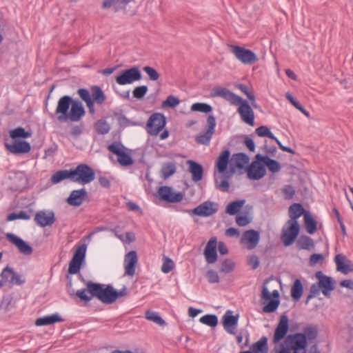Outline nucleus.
<instances>
[{"mask_svg":"<svg viewBox=\"0 0 353 353\" xmlns=\"http://www.w3.org/2000/svg\"><path fill=\"white\" fill-rule=\"evenodd\" d=\"M316 278L319 280L318 284L321 288L322 293L326 297H330L331 292L334 290V281L330 276L325 275L321 271L315 274Z\"/></svg>","mask_w":353,"mask_h":353,"instance_id":"dca6fc26","label":"nucleus"},{"mask_svg":"<svg viewBox=\"0 0 353 353\" xmlns=\"http://www.w3.org/2000/svg\"><path fill=\"white\" fill-rule=\"evenodd\" d=\"M145 318L148 320L153 321L159 325H165V321L158 314V313L152 311H148L145 313Z\"/></svg>","mask_w":353,"mask_h":353,"instance_id":"de8ad7c7","label":"nucleus"},{"mask_svg":"<svg viewBox=\"0 0 353 353\" xmlns=\"http://www.w3.org/2000/svg\"><path fill=\"white\" fill-rule=\"evenodd\" d=\"M131 0H103L101 8L103 9L112 8L114 12L125 10L126 6Z\"/></svg>","mask_w":353,"mask_h":353,"instance_id":"bb28decb","label":"nucleus"},{"mask_svg":"<svg viewBox=\"0 0 353 353\" xmlns=\"http://www.w3.org/2000/svg\"><path fill=\"white\" fill-rule=\"evenodd\" d=\"M303 292V286L300 279H296L291 288V296L294 301H298Z\"/></svg>","mask_w":353,"mask_h":353,"instance_id":"c9c22d12","label":"nucleus"},{"mask_svg":"<svg viewBox=\"0 0 353 353\" xmlns=\"http://www.w3.org/2000/svg\"><path fill=\"white\" fill-rule=\"evenodd\" d=\"M143 70L148 75L150 79L152 81H157L160 77L158 72L150 66L143 67Z\"/></svg>","mask_w":353,"mask_h":353,"instance_id":"4d7b16f0","label":"nucleus"},{"mask_svg":"<svg viewBox=\"0 0 353 353\" xmlns=\"http://www.w3.org/2000/svg\"><path fill=\"white\" fill-rule=\"evenodd\" d=\"M320 290H321L318 283L312 284L310 287L309 294L306 298L305 304H307L313 297L319 295L320 294Z\"/></svg>","mask_w":353,"mask_h":353,"instance_id":"5fc2aeb1","label":"nucleus"},{"mask_svg":"<svg viewBox=\"0 0 353 353\" xmlns=\"http://www.w3.org/2000/svg\"><path fill=\"white\" fill-rule=\"evenodd\" d=\"M249 157L243 152L234 154L230 159L229 174H234L236 168L242 170L245 168V165L249 163Z\"/></svg>","mask_w":353,"mask_h":353,"instance_id":"f3484780","label":"nucleus"},{"mask_svg":"<svg viewBox=\"0 0 353 353\" xmlns=\"http://www.w3.org/2000/svg\"><path fill=\"white\" fill-rule=\"evenodd\" d=\"M87 250V245L85 243H78L76 245V250L69 263L68 273L70 274H77L85 261Z\"/></svg>","mask_w":353,"mask_h":353,"instance_id":"0eeeda50","label":"nucleus"},{"mask_svg":"<svg viewBox=\"0 0 353 353\" xmlns=\"http://www.w3.org/2000/svg\"><path fill=\"white\" fill-rule=\"evenodd\" d=\"M138 258L137 252L132 250L127 253L124 259L125 273L128 276H133L135 273V267Z\"/></svg>","mask_w":353,"mask_h":353,"instance_id":"4be33fe9","label":"nucleus"},{"mask_svg":"<svg viewBox=\"0 0 353 353\" xmlns=\"http://www.w3.org/2000/svg\"><path fill=\"white\" fill-rule=\"evenodd\" d=\"M77 93L79 94L80 98L85 103H88L92 101V96L90 92L85 88H80L78 90Z\"/></svg>","mask_w":353,"mask_h":353,"instance_id":"bf43d9fd","label":"nucleus"},{"mask_svg":"<svg viewBox=\"0 0 353 353\" xmlns=\"http://www.w3.org/2000/svg\"><path fill=\"white\" fill-rule=\"evenodd\" d=\"M5 147L10 152L15 154L28 153L31 150L30 144L23 140H14L12 143H5Z\"/></svg>","mask_w":353,"mask_h":353,"instance_id":"6ab92c4d","label":"nucleus"},{"mask_svg":"<svg viewBox=\"0 0 353 353\" xmlns=\"http://www.w3.org/2000/svg\"><path fill=\"white\" fill-rule=\"evenodd\" d=\"M230 47L232 52L242 63L251 65L258 61L257 56L252 50L234 45Z\"/></svg>","mask_w":353,"mask_h":353,"instance_id":"9b49d317","label":"nucleus"},{"mask_svg":"<svg viewBox=\"0 0 353 353\" xmlns=\"http://www.w3.org/2000/svg\"><path fill=\"white\" fill-rule=\"evenodd\" d=\"M236 87L246 95L249 100H254V93L250 91L248 87L244 84H238Z\"/></svg>","mask_w":353,"mask_h":353,"instance_id":"680f3d73","label":"nucleus"},{"mask_svg":"<svg viewBox=\"0 0 353 353\" xmlns=\"http://www.w3.org/2000/svg\"><path fill=\"white\" fill-rule=\"evenodd\" d=\"M187 164L189 165V171L192 174V180L194 181L201 180L203 174V166L192 160H188Z\"/></svg>","mask_w":353,"mask_h":353,"instance_id":"c85d7f7f","label":"nucleus"},{"mask_svg":"<svg viewBox=\"0 0 353 353\" xmlns=\"http://www.w3.org/2000/svg\"><path fill=\"white\" fill-rule=\"evenodd\" d=\"M87 194L85 188L72 190L67 199V203L71 206L79 207L83 203Z\"/></svg>","mask_w":353,"mask_h":353,"instance_id":"b1692460","label":"nucleus"},{"mask_svg":"<svg viewBox=\"0 0 353 353\" xmlns=\"http://www.w3.org/2000/svg\"><path fill=\"white\" fill-rule=\"evenodd\" d=\"M63 321H64V319L59 314L56 313L38 318L35 321V325L37 326H45Z\"/></svg>","mask_w":353,"mask_h":353,"instance_id":"c756f323","label":"nucleus"},{"mask_svg":"<svg viewBox=\"0 0 353 353\" xmlns=\"http://www.w3.org/2000/svg\"><path fill=\"white\" fill-rule=\"evenodd\" d=\"M0 276L1 278L8 279V283L12 285H21L25 283V280L21 279V276L14 272L13 268L8 265L3 269Z\"/></svg>","mask_w":353,"mask_h":353,"instance_id":"412c9836","label":"nucleus"},{"mask_svg":"<svg viewBox=\"0 0 353 353\" xmlns=\"http://www.w3.org/2000/svg\"><path fill=\"white\" fill-rule=\"evenodd\" d=\"M262 159L264 166H266L270 172L276 173L281 170V166L276 160L263 155Z\"/></svg>","mask_w":353,"mask_h":353,"instance_id":"f704fd0d","label":"nucleus"},{"mask_svg":"<svg viewBox=\"0 0 353 353\" xmlns=\"http://www.w3.org/2000/svg\"><path fill=\"white\" fill-rule=\"evenodd\" d=\"M216 238L212 237L208 242L204 250V256L208 263H213L216 261Z\"/></svg>","mask_w":353,"mask_h":353,"instance_id":"5701e85b","label":"nucleus"},{"mask_svg":"<svg viewBox=\"0 0 353 353\" xmlns=\"http://www.w3.org/2000/svg\"><path fill=\"white\" fill-rule=\"evenodd\" d=\"M87 289L78 290L76 296L85 303L95 297L103 303L112 304L114 303V288L111 285L94 283L89 281L86 283Z\"/></svg>","mask_w":353,"mask_h":353,"instance_id":"20e7f679","label":"nucleus"},{"mask_svg":"<svg viewBox=\"0 0 353 353\" xmlns=\"http://www.w3.org/2000/svg\"><path fill=\"white\" fill-rule=\"evenodd\" d=\"M213 133L206 130L205 132L197 135L195 138L196 142L199 144L208 145Z\"/></svg>","mask_w":353,"mask_h":353,"instance_id":"c03bdc74","label":"nucleus"},{"mask_svg":"<svg viewBox=\"0 0 353 353\" xmlns=\"http://www.w3.org/2000/svg\"><path fill=\"white\" fill-rule=\"evenodd\" d=\"M158 194L161 200L168 203L180 202L184 196L182 192H175L171 187L167 185L161 186L158 190Z\"/></svg>","mask_w":353,"mask_h":353,"instance_id":"2eb2a0df","label":"nucleus"},{"mask_svg":"<svg viewBox=\"0 0 353 353\" xmlns=\"http://www.w3.org/2000/svg\"><path fill=\"white\" fill-rule=\"evenodd\" d=\"M256 134L261 137H268L275 139V136L270 130L265 125H261L255 130Z\"/></svg>","mask_w":353,"mask_h":353,"instance_id":"09e8293b","label":"nucleus"},{"mask_svg":"<svg viewBox=\"0 0 353 353\" xmlns=\"http://www.w3.org/2000/svg\"><path fill=\"white\" fill-rule=\"evenodd\" d=\"M191 110L193 112H200L209 113L212 110L210 105L204 103H195L191 106Z\"/></svg>","mask_w":353,"mask_h":353,"instance_id":"a18cd8bd","label":"nucleus"},{"mask_svg":"<svg viewBox=\"0 0 353 353\" xmlns=\"http://www.w3.org/2000/svg\"><path fill=\"white\" fill-rule=\"evenodd\" d=\"M284 198L286 200L292 199L295 195L296 191L294 187L291 185H285L282 189Z\"/></svg>","mask_w":353,"mask_h":353,"instance_id":"6e6d98bb","label":"nucleus"},{"mask_svg":"<svg viewBox=\"0 0 353 353\" xmlns=\"http://www.w3.org/2000/svg\"><path fill=\"white\" fill-rule=\"evenodd\" d=\"M85 114V111L81 101L73 100L70 96L64 95L59 99L55 112L50 114V117H56L60 123L68 121L77 122Z\"/></svg>","mask_w":353,"mask_h":353,"instance_id":"f03ea898","label":"nucleus"},{"mask_svg":"<svg viewBox=\"0 0 353 353\" xmlns=\"http://www.w3.org/2000/svg\"><path fill=\"white\" fill-rule=\"evenodd\" d=\"M32 133L26 131L22 127H18L10 131V136L14 140H18L19 138L27 139L30 137Z\"/></svg>","mask_w":353,"mask_h":353,"instance_id":"ea45409f","label":"nucleus"},{"mask_svg":"<svg viewBox=\"0 0 353 353\" xmlns=\"http://www.w3.org/2000/svg\"><path fill=\"white\" fill-rule=\"evenodd\" d=\"M230 152L228 149L223 150L217 158L216 167L218 171L221 174H229L228 166L230 165Z\"/></svg>","mask_w":353,"mask_h":353,"instance_id":"393cba45","label":"nucleus"},{"mask_svg":"<svg viewBox=\"0 0 353 353\" xmlns=\"http://www.w3.org/2000/svg\"><path fill=\"white\" fill-rule=\"evenodd\" d=\"M148 90V88L146 85L136 87L132 92L133 97L136 99H141L144 97Z\"/></svg>","mask_w":353,"mask_h":353,"instance_id":"864d4df0","label":"nucleus"},{"mask_svg":"<svg viewBox=\"0 0 353 353\" xmlns=\"http://www.w3.org/2000/svg\"><path fill=\"white\" fill-rule=\"evenodd\" d=\"M108 149L117 156V161L121 165L126 167L134 163L132 157L125 152V150L128 149L121 143L114 142L108 147Z\"/></svg>","mask_w":353,"mask_h":353,"instance_id":"1a4fd4ad","label":"nucleus"},{"mask_svg":"<svg viewBox=\"0 0 353 353\" xmlns=\"http://www.w3.org/2000/svg\"><path fill=\"white\" fill-rule=\"evenodd\" d=\"M34 221L37 225L42 228L52 225L55 221L54 213L52 211H39L35 214Z\"/></svg>","mask_w":353,"mask_h":353,"instance_id":"aec40b11","label":"nucleus"},{"mask_svg":"<svg viewBox=\"0 0 353 353\" xmlns=\"http://www.w3.org/2000/svg\"><path fill=\"white\" fill-rule=\"evenodd\" d=\"M262 298L269 301V303L263 307V312L272 313L276 310L280 304L279 293L277 290H274L271 294L268 289L264 286L262 289Z\"/></svg>","mask_w":353,"mask_h":353,"instance_id":"4468645a","label":"nucleus"},{"mask_svg":"<svg viewBox=\"0 0 353 353\" xmlns=\"http://www.w3.org/2000/svg\"><path fill=\"white\" fill-rule=\"evenodd\" d=\"M262 150L265 152V155L268 157H274L277 152V149L274 145L269 146L267 145L266 142L261 148Z\"/></svg>","mask_w":353,"mask_h":353,"instance_id":"052dcab7","label":"nucleus"},{"mask_svg":"<svg viewBox=\"0 0 353 353\" xmlns=\"http://www.w3.org/2000/svg\"><path fill=\"white\" fill-rule=\"evenodd\" d=\"M206 276L210 283H216L219 281V276L217 272L213 270H208Z\"/></svg>","mask_w":353,"mask_h":353,"instance_id":"0e129e2a","label":"nucleus"},{"mask_svg":"<svg viewBox=\"0 0 353 353\" xmlns=\"http://www.w3.org/2000/svg\"><path fill=\"white\" fill-rule=\"evenodd\" d=\"M239 316H234L228 310L223 316V325L225 330L230 334H234V329L238 324Z\"/></svg>","mask_w":353,"mask_h":353,"instance_id":"a878e982","label":"nucleus"},{"mask_svg":"<svg viewBox=\"0 0 353 353\" xmlns=\"http://www.w3.org/2000/svg\"><path fill=\"white\" fill-rule=\"evenodd\" d=\"M72 182L85 185L92 182L95 178L94 170L88 164L81 163L72 169Z\"/></svg>","mask_w":353,"mask_h":353,"instance_id":"423d86ee","label":"nucleus"},{"mask_svg":"<svg viewBox=\"0 0 353 353\" xmlns=\"http://www.w3.org/2000/svg\"><path fill=\"white\" fill-rule=\"evenodd\" d=\"M30 219V216L24 211H20L18 213H11L7 217V220L8 221H14L17 219L29 220Z\"/></svg>","mask_w":353,"mask_h":353,"instance_id":"3c124183","label":"nucleus"},{"mask_svg":"<svg viewBox=\"0 0 353 353\" xmlns=\"http://www.w3.org/2000/svg\"><path fill=\"white\" fill-rule=\"evenodd\" d=\"M305 227L310 234H313L317 229V223L310 212L305 214Z\"/></svg>","mask_w":353,"mask_h":353,"instance_id":"4c0bfd02","label":"nucleus"},{"mask_svg":"<svg viewBox=\"0 0 353 353\" xmlns=\"http://www.w3.org/2000/svg\"><path fill=\"white\" fill-rule=\"evenodd\" d=\"M259 259L256 255L250 256L248 259V264L252 267V270H256L259 266Z\"/></svg>","mask_w":353,"mask_h":353,"instance_id":"338daca9","label":"nucleus"},{"mask_svg":"<svg viewBox=\"0 0 353 353\" xmlns=\"http://www.w3.org/2000/svg\"><path fill=\"white\" fill-rule=\"evenodd\" d=\"M174 267V264L173 261L168 257H165L163 263L161 266V271L165 274H168L172 270Z\"/></svg>","mask_w":353,"mask_h":353,"instance_id":"13d9d810","label":"nucleus"},{"mask_svg":"<svg viewBox=\"0 0 353 353\" xmlns=\"http://www.w3.org/2000/svg\"><path fill=\"white\" fill-rule=\"evenodd\" d=\"M176 172V166L173 163L169 162L163 164L161 172L163 176L166 179L174 174Z\"/></svg>","mask_w":353,"mask_h":353,"instance_id":"49530a36","label":"nucleus"},{"mask_svg":"<svg viewBox=\"0 0 353 353\" xmlns=\"http://www.w3.org/2000/svg\"><path fill=\"white\" fill-rule=\"evenodd\" d=\"M346 257L343 254H339L335 256L334 261L336 265V270L343 274H347L352 269L350 268L348 265H345L344 261H345Z\"/></svg>","mask_w":353,"mask_h":353,"instance_id":"e433bc0d","label":"nucleus"},{"mask_svg":"<svg viewBox=\"0 0 353 353\" xmlns=\"http://www.w3.org/2000/svg\"><path fill=\"white\" fill-rule=\"evenodd\" d=\"M250 221L247 215H237L236 216V224L239 226H245L250 223Z\"/></svg>","mask_w":353,"mask_h":353,"instance_id":"774afa93","label":"nucleus"},{"mask_svg":"<svg viewBox=\"0 0 353 353\" xmlns=\"http://www.w3.org/2000/svg\"><path fill=\"white\" fill-rule=\"evenodd\" d=\"M6 236L10 242L19 249L21 253L24 255L32 254L33 252L32 248L22 239L12 233H7Z\"/></svg>","mask_w":353,"mask_h":353,"instance_id":"a211bd4d","label":"nucleus"},{"mask_svg":"<svg viewBox=\"0 0 353 353\" xmlns=\"http://www.w3.org/2000/svg\"><path fill=\"white\" fill-rule=\"evenodd\" d=\"M263 155L257 154L255 159L247 168V174L250 179L258 181L266 174V169L263 162Z\"/></svg>","mask_w":353,"mask_h":353,"instance_id":"6e6552de","label":"nucleus"},{"mask_svg":"<svg viewBox=\"0 0 353 353\" xmlns=\"http://www.w3.org/2000/svg\"><path fill=\"white\" fill-rule=\"evenodd\" d=\"M179 103L180 100L179 99L178 97H174L173 95H170L164 101H163L162 106L174 108L176 105H178Z\"/></svg>","mask_w":353,"mask_h":353,"instance_id":"603ef678","label":"nucleus"},{"mask_svg":"<svg viewBox=\"0 0 353 353\" xmlns=\"http://www.w3.org/2000/svg\"><path fill=\"white\" fill-rule=\"evenodd\" d=\"M199 321L211 327H214L218 324V318L215 314H206L200 318Z\"/></svg>","mask_w":353,"mask_h":353,"instance_id":"a19ab883","label":"nucleus"},{"mask_svg":"<svg viewBox=\"0 0 353 353\" xmlns=\"http://www.w3.org/2000/svg\"><path fill=\"white\" fill-rule=\"evenodd\" d=\"M210 95L212 97H222L232 105H239L237 112L239 114L241 120L250 126L254 125V112L248 101L228 89L219 86L213 88Z\"/></svg>","mask_w":353,"mask_h":353,"instance_id":"7ed1b4c3","label":"nucleus"},{"mask_svg":"<svg viewBox=\"0 0 353 353\" xmlns=\"http://www.w3.org/2000/svg\"><path fill=\"white\" fill-rule=\"evenodd\" d=\"M250 350L253 353H268V337L262 336L258 341L251 345Z\"/></svg>","mask_w":353,"mask_h":353,"instance_id":"2f4dec72","label":"nucleus"},{"mask_svg":"<svg viewBox=\"0 0 353 353\" xmlns=\"http://www.w3.org/2000/svg\"><path fill=\"white\" fill-rule=\"evenodd\" d=\"M12 303V298L10 296H3L0 303V310L7 312L10 310V306Z\"/></svg>","mask_w":353,"mask_h":353,"instance_id":"e2e57ef3","label":"nucleus"},{"mask_svg":"<svg viewBox=\"0 0 353 353\" xmlns=\"http://www.w3.org/2000/svg\"><path fill=\"white\" fill-rule=\"evenodd\" d=\"M314 240L309 236L301 235L296 241V246L298 250H312L314 248Z\"/></svg>","mask_w":353,"mask_h":353,"instance_id":"7c9ffc66","label":"nucleus"},{"mask_svg":"<svg viewBox=\"0 0 353 353\" xmlns=\"http://www.w3.org/2000/svg\"><path fill=\"white\" fill-rule=\"evenodd\" d=\"M90 89L93 101L99 105L103 104L106 99V97L102 89L98 85H92Z\"/></svg>","mask_w":353,"mask_h":353,"instance_id":"72a5a7b5","label":"nucleus"},{"mask_svg":"<svg viewBox=\"0 0 353 353\" xmlns=\"http://www.w3.org/2000/svg\"><path fill=\"white\" fill-rule=\"evenodd\" d=\"M245 200H237L230 203L225 210V212L230 215L237 214L245 203Z\"/></svg>","mask_w":353,"mask_h":353,"instance_id":"58836bf2","label":"nucleus"},{"mask_svg":"<svg viewBox=\"0 0 353 353\" xmlns=\"http://www.w3.org/2000/svg\"><path fill=\"white\" fill-rule=\"evenodd\" d=\"M67 179H69L72 181V169L62 170L56 172L52 174L51 181L52 183L57 184Z\"/></svg>","mask_w":353,"mask_h":353,"instance_id":"473e14b6","label":"nucleus"},{"mask_svg":"<svg viewBox=\"0 0 353 353\" xmlns=\"http://www.w3.org/2000/svg\"><path fill=\"white\" fill-rule=\"evenodd\" d=\"M324 256L322 254H312L310 257V265H315L317 263H322Z\"/></svg>","mask_w":353,"mask_h":353,"instance_id":"69168bd1","label":"nucleus"},{"mask_svg":"<svg viewBox=\"0 0 353 353\" xmlns=\"http://www.w3.org/2000/svg\"><path fill=\"white\" fill-rule=\"evenodd\" d=\"M259 239L260 234L258 231L254 230H249L243 233L241 241L243 242L244 240L247 241L250 243V245L248 246V248L251 250L257 245L259 242Z\"/></svg>","mask_w":353,"mask_h":353,"instance_id":"cd10ccee","label":"nucleus"},{"mask_svg":"<svg viewBox=\"0 0 353 353\" xmlns=\"http://www.w3.org/2000/svg\"><path fill=\"white\" fill-rule=\"evenodd\" d=\"M141 78L142 74L139 68L132 67L129 69L122 70L120 74L116 77V82L119 85H123L139 81Z\"/></svg>","mask_w":353,"mask_h":353,"instance_id":"9d476101","label":"nucleus"},{"mask_svg":"<svg viewBox=\"0 0 353 353\" xmlns=\"http://www.w3.org/2000/svg\"><path fill=\"white\" fill-rule=\"evenodd\" d=\"M95 129L98 134H105L109 132L110 127L105 119H100L95 123Z\"/></svg>","mask_w":353,"mask_h":353,"instance_id":"79ce46f5","label":"nucleus"},{"mask_svg":"<svg viewBox=\"0 0 353 353\" xmlns=\"http://www.w3.org/2000/svg\"><path fill=\"white\" fill-rule=\"evenodd\" d=\"M218 211V204L210 201H207L192 210H185L189 214H194L199 216L208 217L213 215Z\"/></svg>","mask_w":353,"mask_h":353,"instance_id":"ddd939ff","label":"nucleus"},{"mask_svg":"<svg viewBox=\"0 0 353 353\" xmlns=\"http://www.w3.org/2000/svg\"><path fill=\"white\" fill-rule=\"evenodd\" d=\"M308 212L301 203H294L290 206L289 216L290 219L287 222L288 227L283 228L281 236V241L285 247L292 245L299 234L300 226L297 219L302 215L305 216V214Z\"/></svg>","mask_w":353,"mask_h":353,"instance_id":"39448f33","label":"nucleus"},{"mask_svg":"<svg viewBox=\"0 0 353 353\" xmlns=\"http://www.w3.org/2000/svg\"><path fill=\"white\" fill-rule=\"evenodd\" d=\"M235 263L232 259H226L221 263L220 271L224 273H230L234 270Z\"/></svg>","mask_w":353,"mask_h":353,"instance_id":"8fccbe9b","label":"nucleus"},{"mask_svg":"<svg viewBox=\"0 0 353 353\" xmlns=\"http://www.w3.org/2000/svg\"><path fill=\"white\" fill-rule=\"evenodd\" d=\"M288 331L289 319L286 314H283L280 316L279 323L274 330L272 343L278 344L285 339L286 344L285 347L288 348L290 352L291 350H293L294 352H299L301 350L306 352L307 341L305 334L299 332L287 336Z\"/></svg>","mask_w":353,"mask_h":353,"instance_id":"f257e3e1","label":"nucleus"},{"mask_svg":"<svg viewBox=\"0 0 353 353\" xmlns=\"http://www.w3.org/2000/svg\"><path fill=\"white\" fill-rule=\"evenodd\" d=\"M303 334H305L307 340H314L317 337L318 335V329L316 325H307L303 329Z\"/></svg>","mask_w":353,"mask_h":353,"instance_id":"37998d69","label":"nucleus"},{"mask_svg":"<svg viewBox=\"0 0 353 353\" xmlns=\"http://www.w3.org/2000/svg\"><path fill=\"white\" fill-rule=\"evenodd\" d=\"M166 124L165 117L163 114L154 113L148 120L146 130L150 135H157Z\"/></svg>","mask_w":353,"mask_h":353,"instance_id":"f8f14e48","label":"nucleus"}]
</instances>
